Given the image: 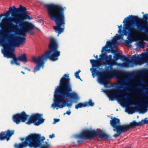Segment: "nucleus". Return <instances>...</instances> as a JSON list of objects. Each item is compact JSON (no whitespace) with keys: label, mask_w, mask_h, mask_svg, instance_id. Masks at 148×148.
I'll return each mask as SVG.
<instances>
[{"label":"nucleus","mask_w":148,"mask_h":148,"mask_svg":"<svg viewBox=\"0 0 148 148\" xmlns=\"http://www.w3.org/2000/svg\"><path fill=\"white\" fill-rule=\"evenodd\" d=\"M42 114L36 113L33 114L30 117V120L26 123L30 125L33 123L36 125H39L44 122V119L42 118Z\"/></svg>","instance_id":"nucleus-13"},{"label":"nucleus","mask_w":148,"mask_h":148,"mask_svg":"<svg viewBox=\"0 0 148 148\" xmlns=\"http://www.w3.org/2000/svg\"><path fill=\"white\" fill-rule=\"evenodd\" d=\"M115 63H113L112 64H108V65H109V67H110V69L112 70V67L114 65Z\"/></svg>","instance_id":"nucleus-35"},{"label":"nucleus","mask_w":148,"mask_h":148,"mask_svg":"<svg viewBox=\"0 0 148 148\" xmlns=\"http://www.w3.org/2000/svg\"><path fill=\"white\" fill-rule=\"evenodd\" d=\"M125 82H121V83H119L117 84L116 85V87L121 89V88H123V86L125 85Z\"/></svg>","instance_id":"nucleus-29"},{"label":"nucleus","mask_w":148,"mask_h":148,"mask_svg":"<svg viewBox=\"0 0 148 148\" xmlns=\"http://www.w3.org/2000/svg\"><path fill=\"white\" fill-rule=\"evenodd\" d=\"M51 19L55 22L56 25L53 28L58 35L64 31L65 24L64 9L63 8H58L53 4L45 5Z\"/></svg>","instance_id":"nucleus-5"},{"label":"nucleus","mask_w":148,"mask_h":148,"mask_svg":"<svg viewBox=\"0 0 148 148\" xmlns=\"http://www.w3.org/2000/svg\"><path fill=\"white\" fill-rule=\"evenodd\" d=\"M96 136V131L86 130L83 131L80 134L73 135L77 138H84L86 139H92Z\"/></svg>","instance_id":"nucleus-12"},{"label":"nucleus","mask_w":148,"mask_h":148,"mask_svg":"<svg viewBox=\"0 0 148 148\" xmlns=\"http://www.w3.org/2000/svg\"><path fill=\"white\" fill-rule=\"evenodd\" d=\"M86 107L92 106L94 105V103L92 101L91 99H89L88 102H85Z\"/></svg>","instance_id":"nucleus-26"},{"label":"nucleus","mask_w":148,"mask_h":148,"mask_svg":"<svg viewBox=\"0 0 148 148\" xmlns=\"http://www.w3.org/2000/svg\"><path fill=\"white\" fill-rule=\"evenodd\" d=\"M58 47V45L56 40L53 38H51L49 45V48L50 50L37 58L35 57L32 58L33 61L37 64V65L34 69V73L39 70L40 67L43 66L44 61H46L48 58L53 61L58 60V58L60 55V51H57Z\"/></svg>","instance_id":"nucleus-4"},{"label":"nucleus","mask_w":148,"mask_h":148,"mask_svg":"<svg viewBox=\"0 0 148 148\" xmlns=\"http://www.w3.org/2000/svg\"><path fill=\"white\" fill-rule=\"evenodd\" d=\"M23 68L25 69H26V70H27L28 71H30V70L29 69H28V68H27V67H23Z\"/></svg>","instance_id":"nucleus-40"},{"label":"nucleus","mask_w":148,"mask_h":148,"mask_svg":"<svg viewBox=\"0 0 148 148\" xmlns=\"http://www.w3.org/2000/svg\"><path fill=\"white\" fill-rule=\"evenodd\" d=\"M132 110V108L130 106H128V107H126V110L127 112L129 113L131 112V114H132L133 113V112H131V110Z\"/></svg>","instance_id":"nucleus-31"},{"label":"nucleus","mask_w":148,"mask_h":148,"mask_svg":"<svg viewBox=\"0 0 148 148\" xmlns=\"http://www.w3.org/2000/svg\"><path fill=\"white\" fill-rule=\"evenodd\" d=\"M136 46L138 48H143L145 47L144 44L140 42H138L136 43Z\"/></svg>","instance_id":"nucleus-30"},{"label":"nucleus","mask_w":148,"mask_h":148,"mask_svg":"<svg viewBox=\"0 0 148 148\" xmlns=\"http://www.w3.org/2000/svg\"><path fill=\"white\" fill-rule=\"evenodd\" d=\"M80 72V70H78V71H76L75 73V75L76 78L80 79V77L79 76V73Z\"/></svg>","instance_id":"nucleus-33"},{"label":"nucleus","mask_w":148,"mask_h":148,"mask_svg":"<svg viewBox=\"0 0 148 148\" xmlns=\"http://www.w3.org/2000/svg\"><path fill=\"white\" fill-rule=\"evenodd\" d=\"M127 98H129L128 99H127L125 100L126 104L127 105H128L129 106H130L132 105L131 104L129 103L128 102H135V101L131 99V97H127Z\"/></svg>","instance_id":"nucleus-27"},{"label":"nucleus","mask_w":148,"mask_h":148,"mask_svg":"<svg viewBox=\"0 0 148 148\" xmlns=\"http://www.w3.org/2000/svg\"><path fill=\"white\" fill-rule=\"evenodd\" d=\"M86 105L85 104V103H79L77 104L76 105L75 108L76 109H77L79 108H82L84 107H86Z\"/></svg>","instance_id":"nucleus-25"},{"label":"nucleus","mask_w":148,"mask_h":148,"mask_svg":"<svg viewBox=\"0 0 148 148\" xmlns=\"http://www.w3.org/2000/svg\"><path fill=\"white\" fill-rule=\"evenodd\" d=\"M136 18L137 17L136 16L129 15V16L125 18L123 21V23L124 24L123 31L121 29L122 25H121L118 26L119 29L118 32L119 34H116V36L113 38V40H111L110 43H109L110 41H107L105 46L102 47V51L106 49L108 47V46L110 49H112L115 45L117 43V40L122 39L124 35L127 36L130 34L128 38L130 41H132L136 39V36L131 32L134 28L133 24L136 25L137 23V22L134 21Z\"/></svg>","instance_id":"nucleus-3"},{"label":"nucleus","mask_w":148,"mask_h":148,"mask_svg":"<svg viewBox=\"0 0 148 148\" xmlns=\"http://www.w3.org/2000/svg\"><path fill=\"white\" fill-rule=\"evenodd\" d=\"M148 58V53L144 52L140 55H135L133 56L132 59L129 62L131 63V67H133L134 65L140 64L142 62L147 60Z\"/></svg>","instance_id":"nucleus-11"},{"label":"nucleus","mask_w":148,"mask_h":148,"mask_svg":"<svg viewBox=\"0 0 148 148\" xmlns=\"http://www.w3.org/2000/svg\"><path fill=\"white\" fill-rule=\"evenodd\" d=\"M113 57L114 61L120 59L125 61L123 63L121 64V66L125 67H131V63L129 62L131 60L129 59L130 57H126L121 53H118V56H114Z\"/></svg>","instance_id":"nucleus-14"},{"label":"nucleus","mask_w":148,"mask_h":148,"mask_svg":"<svg viewBox=\"0 0 148 148\" xmlns=\"http://www.w3.org/2000/svg\"><path fill=\"white\" fill-rule=\"evenodd\" d=\"M139 74L136 73V75H138L140 78H142L148 76V70L144 69H141L139 71Z\"/></svg>","instance_id":"nucleus-21"},{"label":"nucleus","mask_w":148,"mask_h":148,"mask_svg":"<svg viewBox=\"0 0 148 148\" xmlns=\"http://www.w3.org/2000/svg\"><path fill=\"white\" fill-rule=\"evenodd\" d=\"M54 121L53 122V124H55L57 122L59 121H60L59 119H53Z\"/></svg>","instance_id":"nucleus-36"},{"label":"nucleus","mask_w":148,"mask_h":148,"mask_svg":"<svg viewBox=\"0 0 148 148\" xmlns=\"http://www.w3.org/2000/svg\"><path fill=\"white\" fill-rule=\"evenodd\" d=\"M33 33H33V32H31V33H30V34H33Z\"/></svg>","instance_id":"nucleus-44"},{"label":"nucleus","mask_w":148,"mask_h":148,"mask_svg":"<svg viewBox=\"0 0 148 148\" xmlns=\"http://www.w3.org/2000/svg\"><path fill=\"white\" fill-rule=\"evenodd\" d=\"M93 56L95 57L96 59V60H90V62L91 64H92V68H94V67H96V69H98L100 66L99 65L97 61L100 62L101 60L100 58H98V56L96 55L95 56V55H94Z\"/></svg>","instance_id":"nucleus-19"},{"label":"nucleus","mask_w":148,"mask_h":148,"mask_svg":"<svg viewBox=\"0 0 148 148\" xmlns=\"http://www.w3.org/2000/svg\"><path fill=\"white\" fill-rule=\"evenodd\" d=\"M29 116L24 111H23L21 114H17L14 115L12 119L14 122L16 124H18L21 121L25 122Z\"/></svg>","instance_id":"nucleus-15"},{"label":"nucleus","mask_w":148,"mask_h":148,"mask_svg":"<svg viewBox=\"0 0 148 148\" xmlns=\"http://www.w3.org/2000/svg\"><path fill=\"white\" fill-rule=\"evenodd\" d=\"M18 60L23 62L24 64H25L27 62L26 55L25 53H24L19 56L17 57Z\"/></svg>","instance_id":"nucleus-22"},{"label":"nucleus","mask_w":148,"mask_h":148,"mask_svg":"<svg viewBox=\"0 0 148 148\" xmlns=\"http://www.w3.org/2000/svg\"><path fill=\"white\" fill-rule=\"evenodd\" d=\"M54 137V135L53 134H52L49 136V138H52Z\"/></svg>","instance_id":"nucleus-38"},{"label":"nucleus","mask_w":148,"mask_h":148,"mask_svg":"<svg viewBox=\"0 0 148 148\" xmlns=\"http://www.w3.org/2000/svg\"><path fill=\"white\" fill-rule=\"evenodd\" d=\"M122 102L123 103H124V101H122Z\"/></svg>","instance_id":"nucleus-45"},{"label":"nucleus","mask_w":148,"mask_h":148,"mask_svg":"<svg viewBox=\"0 0 148 148\" xmlns=\"http://www.w3.org/2000/svg\"><path fill=\"white\" fill-rule=\"evenodd\" d=\"M131 148L130 147H129V148H127H127Z\"/></svg>","instance_id":"nucleus-46"},{"label":"nucleus","mask_w":148,"mask_h":148,"mask_svg":"<svg viewBox=\"0 0 148 148\" xmlns=\"http://www.w3.org/2000/svg\"><path fill=\"white\" fill-rule=\"evenodd\" d=\"M98 135L102 139H108L109 138V136L105 133L102 132L96 131V136Z\"/></svg>","instance_id":"nucleus-23"},{"label":"nucleus","mask_w":148,"mask_h":148,"mask_svg":"<svg viewBox=\"0 0 148 148\" xmlns=\"http://www.w3.org/2000/svg\"><path fill=\"white\" fill-rule=\"evenodd\" d=\"M104 92L108 95L109 98V100L112 101L114 100L118 95H121L123 93V90L115 93L113 91L111 90H105L104 91Z\"/></svg>","instance_id":"nucleus-17"},{"label":"nucleus","mask_w":148,"mask_h":148,"mask_svg":"<svg viewBox=\"0 0 148 148\" xmlns=\"http://www.w3.org/2000/svg\"><path fill=\"white\" fill-rule=\"evenodd\" d=\"M111 120L110 121V124L114 127L113 130L117 133L115 134L113 136L115 138H117L122 134L125 132L127 131L128 128L126 125H120V120L116 118L112 117Z\"/></svg>","instance_id":"nucleus-8"},{"label":"nucleus","mask_w":148,"mask_h":148,"mask_svg":"<svg viewBox=\"0 0 148 148\" xmlns=\"http://www.w3.org/2000/svg\"><path fill=\"white\" fill-rule=\"evenodd\" d=\"M4 14H3V13H2L1 14H0V18H1V17H2V16H3V15H4Z\"/></svg>","instance_id":"nucleus-41"},{"label":"nucleus","mask_w":148,"mask_h":148,"mask_svg":"<svg viewBox=\"0 0 148 148\" xmlns=\"http://www.w3.org/2000/svg\"><path fill=\"white\" fill-rule=\"evenodd\" d=\"M14 131L8 130L5 134H3L2 132L0 133V140H3L6 139L8 141L12 135L14 134Z\"/></svg>","instance_id":"nucleus-18"},{"label":"nucleus","mask_w":148,"mask_h":148,"mask_svg":"<svg viewBox=\"0 0 148 148\" xmlns=\"http://www.w3.org/2000/svg\"><path fill=\"white\" fill-rule=\"evenodd\" d=\"M3 36V34L0 37V45L3 46V49H2V53L4 55V57L8 58L13 59V60L11 61V64H15L17 65H19L20 64L17 62V58H16L14 53V49L12 47V46L19 47L20 45H22L21 44L18 46H16L13 43V41H17V40L16 39H17L19 37L15 38L9 36Z\"/></svg>","instance_id":"nucleus-6"},{"label":"nucleus","mask_w":148,"mask_h":148,"mask_svg":"<svg viewBox=\"0 0 148 148\" xmlns=\"http://www.w3.org/2000/svg\"><path fill=\"white\" fill-rule=\"evenodd\" d=\"M72 91L71 85L68 75L65 74L60 80L59 85L57 86L54 92L53 102L51 107L53 109L62 108L66 105L69 108L71 107L72 102L68 103L70 99L74 100L76 103L79 99L77 94Z\"/></svg>","instance_id":"nucleus-2"},{"label":"nucleus","mask_w":148,"mask_h":148,"mask_svg":"<svg viewBox=\"0 0 148 148\" xmlns=\"http://www.w3.org/2000/svg\"><path fill=\"white\" fill-rule=\"evenodd\" d=\"M24 138H21V140H22V141L23 140H24Z\"/></svg>","instance_id":"nucleus-43"},{"label":"nucleus","mask_w":148,"mask_h":148,"mask_svg":"<svg viewBox=\"0 0 148 148\" xmlns=\"http://www.w3.org/2000/svg\"><path fill=\"white\" fill-rule=\"evenodd\" d=\"M129 86H131V88L133 90H136L138 89V86H133L131 84L129 85Z\"/></svg>","instance_id":"nucleus-32"},{"label":"nucleus","mask_w":148,"mask_h":148,"mask_svg":"<svg viewBox=\"0 0 148 148\" xmlns=\"http://www.w3.org/2000/svg\"><path fill=\"white\" fill-rule=\"evenodd\" d=\"M140 122H142L143 125L148 123V119L147 118H145L144 120H142Z\"/></svg>","instance_id":"nucleus-34"},{"label":"nucleus","mask_w":148,"mask_h":148,"mask_svg":"<svg viewBox=\"0 0 148 148\" xmlns=\"http://www.w3.org/2000/svg\"><path fill=\"white\" fill-rule=\"evenodd\" d=\"M21 73H23V74H25V73H24V72H23V71H21Z\"/></svg>","instance_id":"nucleus-42"},{"label":"nucleus","mask_w":148,"mask_h":148,"mask_svg":"<svg viewBox=\"0 0 148 148\" xmlns=\"http://www.w3.org/2000/svg\"><path fill=\"white\" fill-rule=\"evenodd\" d=\"M90 70L93 78H95L96 75L98 76L97 80L99 83L104 85L106 88L111 87V86H109L106 85L108 79L107 75L105 72H100L97 70L96 68H91Z\"/></svg>","instance_id":"nucleus-10"},{"label":"nucleus","mask_w":148,"mask_h":148,"mask_svg":"<svg viewBox=\"0 0 148 148\" xmlns=\"http://www.w3.org/2000/svg\"><path fill=\"white\" fill-rule=\"evenodd\" d=\"M144 100L146 102V103H145L143 102H141L142 106L143 108V110L146 109L148 107V98L145 99Z\"/></svg>","instance_id":"nucleus-24"},{"label":"nucleus","mask_w":148,"mask_h":148,"mask_svg":"<svg viewBox=\"0 0 148 148\" xmlns=\"http://www.w3.org/2000/svg\"><path fill=\"white\" fill-rule=\"evenodd\" d=\"M142 125H143L142 122L139 121L138 123L136 122L135 121H134L132 122H131L130 126L127 124L124 125H126L127 127H128V129H127V131L131 128H133L136 126H141Z\"/></svg>","instance_id":"nucleus-20"},{"label":"nucleus","mask_w":148,"mask_h":148,"mask_svg":"<svg viewBox=\"0 0 148 148\" xmlns=\"http://www.w3.org/2000/svg\"><path fill=\"white\" fill-rule=\"evenodd\" d=\"M49 145L47 142H43V144L41 145L40 148H49Z\"/></svg>","instance_id":"nucleus-28"},{"label":"nucleus","mask_w":148,"mask_h":148,"mask_svg":"<svg viewBox=\"0 0 148 148\" xmlns=\"http://www.w3.org/2000/svg\"><path fill=\"white\" fill-rule=\"evenodd\" d=\"M11 13L14 16L13 20L10 17H5L0 22V37L3 34L4 36H11L15 37L18 34L22 35L16 39L17 41L13 42V45L18 46L24 44L25 40V33L34 28L35 26L31 23L20 25L24 20L32 18L27 14L26 8L20 5V8H15V6L10 7L8 11L4 14L8 15Z\"/></svg>","instance_id":"nucleus-1"},{"label":"nucleus","mask_w":148,"mask_h":148,"mask_svg":"<svg viewBox=\"0 0 148 148\" xmlns=\"http://www.w3.org/2000/svg\"><path fill=\"white\" fill-rule=\"evenodd\" d=\"M108 47H109L108 46ZM107 48L105 50H103V51H102V49L101 50L102 53L100 55V59L102 60H105V62H104V64L105 65H106L113 63H115L114 60L112 58V56L111 55L109 56L106 55L105 53H103V52L106 50Z\"/></svg>","instance_id":"nucleus-16"},{"label":"nucleus","mask_w":148,"mask_h":148,"mask_svg":"<svg viewBox=\"0 0 148 148\" xmlns=\"http://www.w3.org/2000/svg\"><path fill=\"white\" fill-rule=\"evenodd\" d=\"M109 75L112 77H115L118 79L121 78L123 76H126L129 77L128 78L123 80V82H129L132 79L136 77V75L134 73L130 72H124L120 70L116 69H113L109 72Z\"/></svg>","instance_id":"nucleus-9"},{"label":"nucleus","mask_w":148,"mask_h":148,"mask_svg":"<svg viewBox=\"0 0 148 148\" xmlns=\"http://www.w3.org/2000/svg\"><path fill=\"white\" fill-rule=\"evenodd\" d=\"M42 138L41 139L40 134H32L26 138L25 141L18 144H15L14 147L16 148H23L28 146L30 147H37L41 145L45 139L44 137Z\"/></svg>","instance_id":"nucleus-7"},{"label":"nucleus","mask_w":148,"mask_h":148,"mask_svg":"<svg viewBox=\"0 0 148 148\" xmlns=\"http://www.w3.org/2000/svg\"><path fill=\"white\" fill-rule=\"evenodd\" d=\"M83 142V141L82 140H78L77 141V142L78 144H80L81 143H82Z\"/></svg>","instance_id":"nucleus-39"},{"label":"nucleus","mask_w":148,"mask_h":148,"mask_svg":"<svg viewBox=\"0 0 148 148\" xmlns=\"http://www.w3.org/2000/svg\"><path fill=\"white\" fill-rule=\"evenodd\" d=\"M70 111V110H69V111H66L65 113H64V114H66L68 115H70L71 113V112Z\"/></svg>","instance_id":"nucleus-37"}]
</instances>
